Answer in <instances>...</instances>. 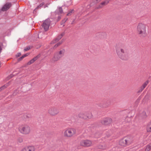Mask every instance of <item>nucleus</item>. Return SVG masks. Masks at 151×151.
<instances>
[{"instance_id": "obj_1", "label": "nucleus", "mask_w": 151, "mask_h": 151, "mask_svg": "<svg viewBox=\"0 0 151 151\" xmlns=\"http://www.w3.org/2000/svg\"><path fill=\"white\" fill-rule=\"evenodd\" d=\"M116 51L118 57L121 59L126 60L129 59V54L127 50L122 46H116Z\"/></svg>"}, {"instance_id": "obj_2", "label": "nucleus", "mask_w": 151, "mask_h": 151, "mask_svg": "<svg viewBox=\"0 0 151 151\" xmlns=\"http://www.w3.org/2000/svg\"><path fill=\"white\" fill-rule=\"evenodd\" d=\"M147 25L143 23H139L137 27V32L138 34L141 37H144L147 35Z\"/></svg>"}, {"instance_id": "obj_3", "label": "nucleus", "mask_w": 151, "mask_h": 151, "mask_svg": "<svg viewBox=\"0 0 151 151\" xmlns=\"http://www.w3.org/2000/svg\"><path fill=\"white\" fill-rule=\"evenodd\" d=\"M76 129L73 128H68L66 129L64 132V137L70 138L73 137L76 134Z\"/></svg>"}, {"instance_id": "obj_4", "label": "nucleus", "mask_w": 151, "mask_h": 151, "mask_svg": "<svg viewBox=\"0 0 151 151\" xmlns=\"http://www.w3.org/2000/svg\"><path fill=\"white\" fill-rule=\"evenodd\" d=\"M131 137L129 136H127L121 139L119 141V144L123 146H126L132 142Z\"/></svg>"}, {"instance_id": "obj_5", "label": "nucleus", "mask_w": 151, "mask_h": 151, "mask_svg": "<svg viewBox=\"0 0 151 151\" xmlns=\"http://www.w3.org/2000/svg\"><path fill=\"white\" fill-rule=\"evenodd\" d=\"M19 131L21 134H29L30 132V128L27 125H22L19 127Z\"/></svg>"}, {"instance_id": "obj_6", "label": "nucleus", "mask_w": 151, "mask_h": 151, "mask_svg": "<svg viewBox=\"0 0 151 151\" xmlns=\"http://www.w3.org/2000/svg\"><path fill=\"white\" fill-rule=\"evenodd\" d=\"M58 109L55 107H52L50 108L48 111V113L51 116H55L59 113Z\"/></svg>"}, {"instance_id": "obj_7", "label": "nucleus", "mask_w": 151, "mask_h": 151, "mask_svg": "<svg viewBox=\"0 0 151 151\" xmlns=\"http://www.w3.org/2000/svg\"><path fill=\"white\" fill-rule=\"evenodd\" d=\"M50 24V19H47L44 21L42 26L45 31L48 30Z\"/></svg>"}, {"instance_id": "obj_8", "label": "nucleus", "mask_w": 151, "mask_h": 151, "mask_svg": "<svg viewBox=\"0 0 151 151\" xmlns=\"http://www.w3.org/2000/svg\"><path fill=\"white\" fill-rule=\"evenodd\" d=\"M111 122V119L110 118H107L102 120L101 121V123L103 124L107 125L110 124Z\"/></svg>"}, {"instance_id": "obj_9", "label": "nucleus", "mask_w": 151, "mask_h": 151, "mask_svg": "<svg viewBox=\"0 0 151 151\" xmlns=\"http://www.w3.org/2000/svg\"><path fill=\"white\" fill-rule=\"evenodd\" d=\"M61 58L60 57L59 55L57 52H55L54 55L53 57L52 58V61L55 62Z\"/></svg>"}, {"instance_id": "obj_10", "label": "nucleus", "mask_w": 151, "mask_h": 151, "mask_svg": "<svg viewBox=\"0 0 151 151\" xmlns=\"http://www.w3.org/2000/svg\"><path fill=\"white\" fill-rule=\"evenodd\" d=\"M11 6V3H7L2 7V10L3 11H6L10 8Z\"/></svg>"}, {"instance_id": "obj_11", "label": "nucleus", "mask_w": 151, "mask_h": 151, "mask_svg": "<svg viewBox=\"0 0 151 151\" xmlns=\"http://www.w3.org/2000/svg\"><path fill=\"white\" fill-rule=\"evenodd\" d=\"M109 2L108 0H106L103 2L101 3L96 8L99 9L103 7L104 6L106 5Z\"/></svg>"}, {"instance_id": "obj_12", "label": "nucleus", "mask_w": 151, "mask_h": 151, "mask_svg": "<svg viewBox=\"0 0 151 151\" xmlns=\"http://www.w3.org/2000/svg\"><path fill=\"white\" fill-rule=\"evenodd\" d=\"M40 56V55H37L36 57L32 59L31 60L29 61L27 63L28 65H30L31 64L33 63Z\"/></svg>"}, {"instance_id": "obj_13", "label": "nucleus", "mask_w": 151, "mask_h": 151, "mask_svg": "<svg viewBox=\"0 0 151 151\" xmlns=\"http://www.w3.org/2000/svg\"><path fill=\"white\" fill-rule=\"evenodd\" d=\"M86 119H90L93 117V115L91 112L87 111L86 114Z\"/></svg>"}, {"instance_id": "obj_14", "label": "nucleus", "mask_w": 151, "mask_h": 151, "mask_svg": "<svg viewBox=\"0 0 151 151\" xmlns=\"http://www.w3.org/2000/svg\"><path fill=\"white\" fill-rule=\"evenodd\" d=\"M65 52V50L64 49H62L59 52H57L59 55L60 57L61 58L64 55Z\"/></svg>"}, {"instance_id": "obj_15", "label": "nucleus", "mask_w": 151, "mask_h": 151, "mask_svg": "<svg viewBox=\"0 0 151 151\" xmlns=\"http://www.w3.org/2000/svg\"><path fill=\"white\" fill-rule=\"evenodd\" d=\"M27 151H35V148L33 146H29L26 147Z\"/></svg>"}, {"instance_id": "obj_16", "label": "nucleus", "mask_w": 151, "mask_h": 151, "mask_svg": "<svg viewBox=\"0 0 151 151\" xmlns=\"http://www.w3.org/2000/svg\"><path fill=\"white\" fill-rule=\"evenodd\" d=\"M64 33H63L60 35H59L58 37L55 39V40L53 41V43H55L56 42L59 41L60 39L64 35Z\"/></svg>"}, {"instance_id": "obj_17", "label": "nucleus", "mask_w": 151, "mask_h": 151, "mask_svg": "<svg viewBox=\"0 0 151 151\" xmlns=\"http://www.w3.org/2000/svg\"><path fill=\"white\" fill-rule=\"evenodd\" d=\"M92 145V142L91 140H86V147H90Z\"/></svg>"}, {"instance_id": "obj_18", "label": "nucleus", "mask_w": 151, "mask_h": 151, "mask_svg": "<svg viewBox=\"0 0 151 151\" xmlns=\"http://www.w3.org/2000/svg\"><path fill=\"white\" fill-rule=\"evenodd\" d=\"M150 149H151V143L147 146L145 148V151H149Z\"/></svg>"}, {"instance_id": "obj_19", "label": "nucleus", "mask_w": 151, "mask_h": 151, "mask_svg": "<svg viewBox=\"0 0 151 151\" xmlns=\"http://www.w3.org/2000/svg\"><path fill=\"white\" fill-rule=\"evenodd\" d=\"M57 12L59 14H61L63 12V10L61 7H59L56 10Z\"/></svg>"}, {"instance_id": "obj_20", "label": "nucleus", "mask_w": 151, "mask_h": 151, "mask_svg": "<svg viewBox=\"0 0 151 151\" xmlns=\"http://www.w3.org/2000/svg\"><path fill=\"white\" fill-rule=\"evenodd\" d=\"M79 117L80 118H83L84 117V113L81 112L78 115Z\"/></svg>"}, {"instance_id": "obj_21", "label": "nucleus", "mask_w": 151, "mask_h": 151, "mask_svg": "<svg viewBox=\"0 0 151 151\" xmlns=\"http://www.w3.org/2000/svg\"><path fill=\"white\" fill-rule=\"evenodd\" d=\"M149 82L148 81H146L142 85L143 88H144L146 87L147 84Z\"/></svg>"}, {"instance_id": "obj_22", "label": "nucleus", "mask_w": 151, "mask_h": 151, "mask_svg": "<svg viewBox=\"0 0 151 151\" xmlns=\"http://www.w3.org/2000/svg\"><path fill=\"white\" fill-rule=\"evenodd\" d=\"M147 132H151V123H150L147 128Z\"/></svg>"}, {"instance_id": "obj_23", "label": "nucleus", "mask_w": 151, "mask_h": 151, "mask_svg": "<svg viewBox=\"0 0 151 151\" xmlns=\"http://www.w3.org/2000/svg\"><path fill=\"white\" fill-rule=\"evenodd\" d=\"M80 144L82 146H84L85 145V141L84 140L81 141L80 142Z\"/></svg>"}, {"instance_id": "obj_24", "label": "nucleus", "mask_w": 151, "mask_h": 151, "mask_svg": "<svg viewBox=\"0 0 151 151\" xmlns=\"http://www.w3.org/2000/svg\"><path fill=\"white\" fill-rule=\"evenodd\" d=\"M62 43V42L60 41L58 43H57V44L55 45L54 46V47L56 48L57 47H58L59 45H61Z\"/></svg>"}, {"instance_id": "obj_25", "label": "nucleus", "mask_w": 151, "mask_h": 151, "mask_svg": "<svg viewBox=\"0 0 151 151\" xmlns=\"http://www.w3.org/2000/svg\"><path fill=\"white\" fill-rule=\"evenodd\" d=\"M73 10L71 9V10L67 14V15L68 16H70L71 15L72 13H73Z\"/></svg>"}, {"instance_id": "obj_26", "label": "nucleus", "mask_w": 151, "mask_h": 151, "mask_svg": "<svg viewBox=\"0 0 151 151\" xmlns=\"http://www.w3.org/2000/svg\"><path fill=\"white\" fill-rule=\"evenodd\" d=\"M26 55H25V54L24 55H23L22 57H20L19 59H18V60L20 61L22 60L24 58V57H26Z\"/></svg>"}, {"instance_id": "obj_27", "label": "nucleus", "mask_w": 151, "mask_h": 151, "mask_svg": "<svg viewBox=\"0 0 151 151\" xmlns=\"http://www.w3.org/2000/svg\"><path fill=\"white\" fill-rule=\"evenodd\" d=\"M44 4V3H41L40 5L38 6L37 8V9L39 8H40L41 6H42Z\"/></svg>"}, {"instance_id": "obj_28", "label": "nucleus", "mask_w": 151, "mask_h": 151, "mask_svg": "<svg viewBox=\"0 0 151 151\" xmlns=\"http://www.w3.org/2000/svg\"><path fill=\"white\" fill-rule=\"evenodd\" d=\"M30 49V48L29 47H27L24 49V51H27L29 50Z\"/></svg>"}, {"instance_id": "obj_29", "label": "nucleus", "mask_w": 151, "mask_h": 151, "mask_svg": "<svg viewBox=\"0 0 151 151\" xmlns=\"http://www.w3.org/2000/svg\"><path fill=\"white\" fill-rule=\"evenodd\" d=\"M6 87L4 86L0 88V91L4 89Z\"/></svg>"}, {"instance_id": "obj_30", "label": "nucleus", "mask_w": 151, "mask_h": 151, "mask_svg": "<svg viewBox=\"0 0 151 151\" xmlns=\"http://www.w3.org/2000/svg\"><path fill=\"white\" fill-rule=\"evenodd\" d=\"M101 0H94V2L95 3H97L100 2Z\"/></svg>"}, {"instance_id": "obj_31", "label": "nucleus", "mask_w": 151, "mask_h": 151, "mask_svg": "<svg viewBox=\"0 0 151 151\" xmlns=\"http://www.w3.org/2000/svg\"><path fill=\"white\" fill-rule=\"evenodd\" d=\"M144 89V88H143L142 86L140 88L139 91L141 92Z\"/></svg>"}, {"instance_id": "obj_32", "label": "nucleus", "mask_w": 151, "mask_h": 151, "mask_svg": "<svg viewBox=\"0 0 151 151\" xmlns=\"http://www.w3.org/2000/svg\"><path fill=\"white\" fill-rule=\"evenodd\" d=\"M21 55V54L20 53H18L16 55V56L17 57H18L19 56Z\"/></svg>"}, {"instance_id": "obj_33", "label": "nucleus", "mask_w": 151, "mask_h": 151, "mask_svg": "<svg viewBox=\"0 0 151 151\" xmlns=\"http://www.w3.org/2000/svg\"><path fill=\"white\" fill-rule=\"evenodd\" d=\"M22 151H27L26 147L23 149L22 150Z\"/></svg>"}, {"instance_id": "obj_34", "label": "nucleus", "mask_w": 151, "mask_h": 151, "mask_svg": "<svg viewBox=\"0 0 151 151\" xmlns=\"http://www.w3.org/2000/svg\"><path fill=\"white\" fill-rule=\"evenodd\" d=\"M66 19H65L64 20H63V22L64 23L66 21Z\"/></svg>"}, {"instance_id": "obj_35", "label": "nucleus", "mask_w": 151, "mask_h": 151, "mask_svg": "<svg viewBox=\"0 0 151 151\" xmlns=\"http://www.w3.org/2000/svg\"><path fill=\"white\" fill-rule=\"evenodd\" d=\"M25 54V55H26V56H28L29 54V53H27L26 54Z\"/></svg>"}, {"instance_id": "obj_36", "label": "nucleus", "mask_w": 151, "mask_h": 151, "mask_svg": "<svg viewBox=\"0 0 151 151\" xmlns=\"http://www.w3.org/2000/svg\"><path fill=\"white\" fill-rule=\"evenodd\" d=\"M98 35L99 37H100V33L98 34Z\"/></svg>"}, {"instance_id": "obj_37", "label": "nucleus", "mask_w": 151, "mask_h": 151, "mask_svg": "<svg viewBox=\"0 0 151 151\" xmlns=\"http://www.w3.org/2000/svg\"><path fill=\"white\" fill-rule=\"evenodd\" d=\"M41 33H40V34H39V35H40Z\"/></svg>"}, {"instance_id": "obj_38", "label": "nucleus", "mask_w": 151, "mask_h": 151, "mask_svg": "<svg viewBox=\"0 0 151 151\" xmlns=\"http://www.w3.org/2000/svg\"><path fill=\"white\" fill-rule=\"evenodd\" d=\"M150 123H151V122H150Z\"/></svg>"}]
</instances>
